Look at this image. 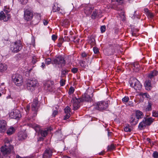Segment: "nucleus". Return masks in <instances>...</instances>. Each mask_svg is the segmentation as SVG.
<instances>
[{"mask_svg":"<svg viewBox=\"0 0 158 158\" xmlns=\"http://www.w3.org/2000/svg\"><path fill=\"white\" fill-rule=\"evenodd\" d=\"M89 43L92 46L94 45L95 44V41L94 39L92 38L89 41Z\"/></svg>","mask_w":158,"mask_h":158,"instance_id":"a19ab883","label":"nucleus"},{"mask_svg":"<svg viewBox=\"0 0 158 158\" xmlns=\"http://www.w3.org/2000/svg\"><path fill=\"white\" fill-rule=\"evenodd\" d=\"M43 23H44V25H47L48 23V21L46 20H44L43 21Z\"/></svg>","mask_w":158,"mask_h":158,"instance_id":"e2e57ef3","label":"nucleus"},{"mask_svg":"<svg viewBox=\"0 0 158 158\" xmlns=\"http://www.w3.org/2000/svg\"><path fill=\"white\" fill-rule=\"evenodd\" d=\"M58 112L56 110H55L53 111V113H52V115L54 117H55L56 115L57 114Z\"/></svg>","mask_w":158,"mask_h":158,"instance_id":"052dcab7","label":"nucleus"},{"mask_svg":"<svg viewBox=\"0 0 158 158\" xmlns=\"http://www.w3.org/2000/svg\"><path fill=\"white\" fill-rule=\"evenodd\" d=\"M152 156L154 158H158V152L157 151L154 152Z\"/></svg>","mask_w":158,"mask_h":158,"instance_id":"79ce46f5","label":"nucleus"},{"mask_svg":"<svg viewBox=\"0 0 158 158\" xmlns=\"http://www.w3.org/2000/svg\"><path fill=\"white\" fill-rule=\"evenodd\" d=\"M12 79L15 84L17 86H20L23 84V79L22 76L19 74L13 75Z\"/></svg>","mask_w":158,"mask_h":158,"instance_id":"20e7f679","label":"nucleus"},{"mask_svg":"<svg viewBox=\"0 0 158 158\" xmlns=\"http://www.w3.org/2000/svg\"><path fill=\"white\" fill-rule=\"evenodd\" d=\"M52 11L54 12H59V13L62 14L65 13L64 10L62 8L60 9V5L57 3H55L54 4L52 8Z\"/></svg>","mask_w":158,"mask_h":158,"instance_id":"f8f14e48","label":"nucleus"},{"mask_svg":"<svg viewBox=\"0 0 158 158\" xmlns=\"http://www.w3.org/2000/svg\"><path fill=\"white\" fill-rule=\"evenodd\" d=\"M74 88L73 87H71L69 90L68 93L69 95L72 94L74 91Z\"/></svg>","mask_w":158,"mask_h":158,"instance_id":"c9c22d12","label":"nucleus"},{"mask_svg":"<svg viewBox=\"0 0 158 158\" xmlns=\"http://www.w3.org/2000/svg\"><path fill=\"white\" fill-rule=\"evenodd\" d=\"M84 10L85 13L86 15H89L90 14L93 9L92 8H91L89 6H87L85 7Z\"/></svg>","mask_w":158,"mask_h":158,"instance_id":"412c9836","label":"nucleus"},{"mask_svg":"<svg viewBox=\"0 0 158 158\" xmlns=\"http://www.w3.org/2000/svg\"><path fill=\"white\" fill-rule=\"evenodd\" d=\"M84 100L87 102H90L92 100V99L90 96L89 95L87 94L84 95Z\"/></svg>","mask_w":158,"mask_h":158,"instance_id":"c756f323","label":"nucleus"},{"mask_svg":"<svg viewBox=\"0 0 158 158\" xmlns=\"http://www.w3.org/2000/svg\"><path fill=\"white\" fill-rule=\"evenodd\" d=\"M21 41L19 40L12 43L10 45V50L13 52L17 53L20 51L23 48Z\"/></svg>","mask_w":158,"mask_h":158,"instance_id":"f03ea898","label":"nucleus"},{"mask_svg":"<svg viewBox=\"0 0 158 158\" xmlns=\"http://www.w3.org/2000/svg\"><path fill=\"white\" fill-rule=\"evenodd\" d=\"M41 66L42 68H45V64L43 63H42Z\"/></svg>","mask_w":158,"mask_h":158,"instance_id":"0e129e2a","label":"nucleus"},{"mask_svg":"<svg viewBox=\"0 0 158 158\" xmlns=\"http://www.w3.org/2000/svg\"><path fill=\"white\" fill-rule=\"evenodd\" d=\"M7 68V65L5 64H0V72L6 71Z\"/></svg>","mask_w":158,"mask_h":158,"instance_id":"393cba45","label":"nucleus"},{"mask_svg":"<svg viewBox=\"0 0 158 158\" xmlns=\"http://www.w3.org/2000/svg\"><path fill=\"white\" fill-rule=\"evenodd\" d=\"M64 112L65 114L70 113V108L68 106H66L64 109Z\"/></svg>","mask_w":158,"mask_h":158,"instance_id":"58836bf2","label":"nucleus"},{"mask_svg":"<svg viewBox=\"0 0 158 158\" xmlns=\"http://www.w3.org/2000/svg\"><path fill=\"white\" fill-rule=\"evenodd\" d=\"M129 100V98L127 96H125L122 99V102L124 103H126L128 102Z\"/></svg>","mask_w":158,"mask_h":158,"instance_id":"f704fd0d","label":"nucleus"},{"mask_svg":"<svg viewBox=\"0 0 158 158\" xmlns=\"http://www.w3.org/2000/svg\"><path fill=\"white\" fill-rule=\"evenodd\" d=\"M57 38V36L55 35H53L52 36V39L53 40H55Z\"/></svg>","mask_w":158,"mask_h":158,"instance_id":"bf43d9fd","label":"nucleus"},{"mask_svg":"<svg viewBox=\"0 0 158 158\" xmlns=\"http://www.w3.org/2000/svg\"><path fill=\"white\" fill-rule=\"evenodd\" d=\"M81 101L80 99H78L76 98H73L71 100V102L73 103V110H77L80 107L79 103Z\"/></svg>","mask_w":158,"mask_h":158,"instance_id":"9b49d317","label":"nucleus"},{"mask_svg":"<svg viewBox=\"0 0 158 158\" xmlns=\"http://www.w3.org/2000/svg\"><path fill=\"white\" fill-rule=\"evenodd\" d=\"M27 136V135L25 131H21L19 132L18 134V139L22 140L25 139Z\"/></svg>","mask_w":158,"mask_h":158,"instance_id":"dca6fc26","label":"nucleus"},{"mask_svg":"<svg viewBox=\"0 0 158 158\" xmlns=\"http://www.w3.org/2000/svg\"><path fill=\"white\" fill-rule=\"evenodd\" d=\"M50 156L48 154L44 152L43 155V158H50Z\"/></svg>","mask_w":158,"mask_h":158,"instance_id":"3c124183","label":"nucleus"},{"mask_svg":"<svg viewBox=\"0 0 158 158\" xmlns=\"http://www.w3.org/2000/svg\"><path fill=\"white\" fill-rule=\"evenodd\" d=\"M100 30L102 33L105 32L106 30V26L104 25L102 26L100 28Z\"/></svg>","mask_w":158,"mask_h":158,"instance_id":"37998d69","label":"nucleus"},{"mask_svg":"<svg viewBox=\"0 0 158 158\" xmlns=\"http://www.w3.org/2000/svg\"><path fill=\"white\" fill-rule=\"evenodd\" d=\"M63 135L60 133H57L56 136L59 140L61 139Z\"/></svg>","mask_w":158,"mask_h":158,"instance_id":"ea45409f","label":"nucleus"},{"mask_svg":"<svg viewBox=\"0 0 158 158\" xmlns=\"http://www.w3.org/2000/svg\"><path fill=\"white\" fill-rule=\"evenodd\" d=\"M22 4H25L27 2L28 0H18Z\"/></svg>","mask_w":158,"mask_h":158,"instance_id":"603ef678","label":"nucleus"},{"mask_svg":"<svg viewBox=\"0 0 158 158\" xmlns=\"http://www.w3.org/2000/svg\"><path fill=\"white\" fill-rule=\"evenodd\" d=\"M6 122L4 120H0V131L1 133L4 132L6 129Z\"/></svg>","mask_w":158,"mask_h":158,"instance_id":"4468645a","label":"nucleus"},{"mask_svg":"<svg viewBox=\"0 0 158 158\" xmlns=\"http://www.w3.org/2000/svg\"><path fill=\"white\" fill-rule=\"evenodd\" d=\"M93 50L95 54H98L99 52L98 49L97 48L94 47L93 48Z\"/></svg>","mask_w":158,"mask_h":158,"instance_id":"09e8293b","label":"nucleus"},{"mask_svg":"<svg viewBox=\"0 0 158 158\" xmlns=\"http://www.w3.org/2000/svg\"><path fill=\"white\" fill-rule=\"evenodd\" d=\"M115 147L114 145L111 144L110 145H108L107 147V150L108 151H111L114 149Z\"/></svg>","mask_w":158,"mask_h":158,"instance_id":"72a5a7b5","label":"nucleus"},{"mask_svg":"<svg viewBox=\"0 0 158 158\" xmlns=\"http://www.w3.org/2000/svg\"><path fill=\"white\" fill-rule=\"evenodd\" d=\"M30 109V106L28 105L27 106L26 108L25 109L27 113L28 112Z\"/></svg>","mask_w":158,"mask_h":158,"instance_id":"4d7b16f0","label":"nucleus"},{"mask_svg":"<svg viewBox=\"0 0 158 158\" xmlns=\"http://www.w3.org/2000/svg\"><path fill=\"white\" fill-rule=\"evenodd\" d=\"M152 103L150 102H148V104L146 106L145 110L146 111H150L152 110Z\"/></svg>","mask_w":158,"mask_h":158,"instance_id":"7c9ffc66","label":"nucleus"},{"mask_svg":"<svg viewBox=\"0 0 158 158\" xmlns=\"http://www.w3.org/2000/svg\"><path fill=\"white\" fill-rule=\"evenodd\" d=\"M108 106V104L106 102L101 101L95 103L91 106V108H94V110L101 111L106 109Z\"/></svg>","mask_w":158,"mask_h":158,"instance_id":"39448f33","label":"nucleus"},{"mask_svg":"<svg viewBox=\"0 0 158 158\" xmlns=\"http://www.w3.org/2000/svg\"><path fill=\"white\" fill-rule=\"evenodd\" d=\"M135 116L139 120V119L143 118V114L142 112L138 110L136 111Z\"/></svg>","mask_w":158,"mask_h":158,"instance_id":"5701e85b","label":"nucleus"},{"mask_svg":"<svg viewBox=\"0 0 158 158\" xmlns=\"http://www.w3.org/2000/svg\"><path fill=\"white\" fill-rule=\"evenodd\" d=\"M139 95L148 99H150V96L147 93L140 92L139 94Z\"/></svg>","mask_w":158,"mask_h":158,"instance_id":"2f4dec72","label":"nucleus"},{"mask_svg":"<svg viewBox=\"0 0 158 158\" xmlns=\"http://www.w3.org/2000/svg\"><path fill=\"white\" fill-rule=\"evenodd\" d=\"M37 61V58L35 56H34L32 58V63L33 64H35Z\"/></svg>","mask_w":158,"mask_h":158,"instance_id":"49530a36","label":"nucleus"},{"mask_svg":"<svg viewBox=\"0 0 158 158\" xmlns=\"http://www.w3.org/2000/svg\"><path fill=\"white\" fill-rule=\"evenodd\" d=\"M10 15L8 14L5 15L2 11L0 12V19L3 20L4 21H6L10 18Z\"/></svg>","mask_w":158,"mask_h":158,"instance_id":"2eb2a0df","label":"nucleus"},{"mask_svg":"<svg viewBox=\"0 0 158 158\" xmlns=\"http://www.w3.org/2000/svg\"><path fill=\"white\" fill-rule=\"evenodd\" d=\"M71 71L73 73H76L77 72L78 69L77 68H74L72 69Z\"/></svg>","mask_w":158,"mask_h":158,"instance_id":"5fc2aeb1","label":"nucleus"},{"mask_svg":"<svg viewBox=\"0 0 158 158\" xmlns=\"http://www.w3.org/2000/svg\"><path fill=\"white\" fill-rule=\"evenodd\" d=\"M158 72L156 70H153L148 75V77L150 78H152L153 77L157 75Z\"/></svg>","mask_w":158,"mask_h":158,"instance_id":"bb28decb","label":"nucleus"},{"mask_svg":"<svg viewBox=\"0 0 158 158\" xmlns=\"http://www.w3.org/2000/svg\"><path fill=\"white\" fill-rule=\"evenodd\" d=\"M33 12L31 10L26 9L24 10V19L27 21L31 20L33 17Z\"/></svg>","mask_w":158,"mask_h":158,"instance_id":"1a4fd4ad","label":"nucleus"},{"mask_svg":"<svg viewBox=\"0 0 158 158\" xmlns=\"http://www.w3.org/2000/svg\"><path fill=\"white\" fill-rule=\"evenodd\" d=\"M4 145L1 148V151L3 155L2 158H10L8 156L13 151V147L10 145L9 139L6 138L4 140Z\"/></svg>","mask_w":158,"mask_h":158,"instance_id":"f257e3e1","label":"nucleus"},{"mask_svg":"<svg viewBox=\"0 0 158 158\" xmlns=\"http://www.w3.org/2000/svg\"><path fill=\"white\" fill-rule=\"evenodd\" d=\"M104 154V152H101L99 153V154L100 155H103Z\"/></svg>","mask_w":158,"mask_h":158,"instance_id":"338daca9","label":"nucleus"},{"mask_svg":"<svg viewBox=\"0 0 158 158\" xmlns=\"http://www.w3.org/2000/svg\"><path fill=\"white\" fill-rule=\"evenodd\" d=\"M52 61L51 59L49 58L46 59L45 60V63L47 64H50Z\"/></svg>","mask_w":158,"mask_h":158,"instance_id":"de8ad7c7","label":"nucleus"},{"mask_svg":"<svg viewBox=\"0 0 158 158\" xmlns=\"http://www.w3.org/2000/svg\"><path fill=\"white\" fill-rule=\"evenodd\" d=\"M44 152L47 153V154H48L50 156L52 155V150L50 149H47Z\"/></svg>","mask_w":158,"mask_h":158,"instance_id":"4c0bfd02","label":"nucleus"},{"mask_svg":"<svg viewBox=\"0 0 158 158\" xmlns=\"http://www.w3.org/2000/svg\"><path fill=\"white\" fill-rule=\"evenodd\" d=\"M146 126L147 125L144 121V120L143 119V121L139 123L138 126V128L139 130H141L144 129Z\"/></svg>","mask_w":158,"mask_h":158,"instance_id":"b1692460","label":"nucleus"},{"mask_svg":"<svg viewBox=\"0 0 158 158\" xmlns=\"http://www.w3.org/2000/svg\"><path fill=\"white\" fill-rule=\"evenodd\" d=\"M124 130L126 132H130L132 130V127L129 125H128L124 127Z\"/></svg>","mask_w":158,"mask_h":158,"instance_id":"c85d7f7f","label":"nucleus"},{"mask_svg":"<svg viewBox=\"0 0 158 158\" xmlns=\"http://www.w3.org/2000/svg\"><path fill=\"white\" fill-rule=\"evenodd\" d=\"M128 105L130 106H134L133 102L132 101H130L128 103Z\"/></svg>","mask_w":158,"mask_h":158,"instance_id":"680f3d73","label":"nucleus"},{"mask_svg":"<svg viewBox=\"0 0 158 158\" xmlns=\"http://www.w3.org/2000/svg\"><path fill=\"white\" fill-rule=\"evenodd\" d=\"M10 10L11 9L9 6H4V11L6 13H7L9 12Z\"/></svg>","mask_w":158,"mask_h":158,"instance_id":"473e14b6","label":"nucleus"},{"mask_svg":"<svg viewBox=\"0 0 158 158\" xmlns=\"http://www.w3.org/2000/svg\"><path fill=\"white\" fill-rule=\"evenodd\" d=\"M148 15L150 18H152L153 17V15L152 13L149 12L148 13Z\"/></svg>","mask_w":158,"mask_h":158,"instance_id":"13d9d810","label":"nucleus"},{"mask_svg":"<svg viewBox=\"0 0 158 158\" xmlns=\"http://www.w3.org/2000/svg\"><path fill=\"white\" fill-rule=\"evenodd\" d=\"M130 85L131 87L133 88L136 90H139L141 89L142 85L138 81L136 78H132L130 81Z\"/></svg>","mask_w":158,"mask_h":158,"instance_id":"6e6552de","label":"nucleus"},{"mask_svg":"<svg viewBox=\"0 0 158 158\" xmlns=\"http://www.w3.org/2000/svg\"><path fill=\"white\" fill-rule=\"evenodd\" d=\"M66 115L64 116V120L67 119H68L70 116V113H68L67 114H66Z\"/></svg>","mask_w":158,"mask_h":158,"instance_id":"864d4df0","label":"nucleus"},{"mask_svg":"<svg viewBox=\"0 0 158 158\" xmlns=\"http://www.w3.org/2000/svg\"><path fill=\"white\" fill-rule=\"evenodd\" d=\"M3 88H4V87H0V91L2 92L4 90Z\"/></svg>","mask_w":158,"mask_h":158,"instance_id":"69168bd1","label":"nucleus"},{"mask_svg":"<svg viewBox=\"0 0 158 158\" xmlns=\"http://www.w3.org/2000/svg\"><path fill=\"white\" fill-rule=\"evenodd\" d=\"M144 85L147 90H150L151 88V81L150 80H147L145 81Z\"/></svg>","mask_w":158,"mask_h":158,"instance_id":"4be33fe9","label":"nucleus"},{"mask_svg":"<svg viewBox=\"0 0 158 158\" xmlns=\"http://www.w3.org/2000/svg\"><path fill=\"white\" fill-rule=\"evenodd\" d=\"M15 128L13 127H10L7 130L6 133L7 135H10L15 132Z\"/></svg>","mask_w":158,"mask_h":158,"instance_id":"a878e982","label":"nucleus"},{"mask_svg":"<svg viewBox=\"0 0 158 158\" xmlns=\"http://www.w3.org/2000/svg\"><path fill=\"white\" fill-rule=\"evenodd\" d=\"M101 14V11L100 10H95L93 11L91 15V18L93 19H95L97 17H99Z\"/></svg>","mask_w":158,"mask_h":158,"instance_id":"a211bd4d","label":"nucleus"},{"mask_svg":"<svg viewBox=\"0 0 158 158\" xmlns=\"http://www.w3.org/2000/svg\"><path fill=\"white\" fill-rule=\"evenodd\" d=\"M52 63L57 64L62 67L65 64V61L63 57L61 56H58L54 59L52 61Z\"/></svg>","mask_w":158,"mask_h":158,"instance_id":"0eeeda50","label":"nucleus"},{"mask_svg":"<svg viewBox=\"0 0 158 158\" xmlns=\"http://www.w3.org/2000/svg\"><path fill=\"white\" fill-rule=\"evenodd\" d=\"M152 116L156 117H158V111H153L152 112Z\"/></svg>","mask_w":158,"mask_h":158,"instance_id":"c03bdc74","label":"nucleus"},{"mask_svg":"<svg viewBox=\"0 0 158 158\" xmlns=\"http://www.w3.org/2000/svg\"><path fill=\"white\" fill-rule=\"evenodd\" d=\"M62 158H71L70 157L68 156H63Z\"/></svg>","mask_w":158,"mask_h":158,"instance_id":"774afa93","label":"nucleus"},{"mask_svg":"<svg viewBox=\"0 0 158 158\" xmlns=\"http://www.w3.org/2000/svg\"><path fill=\"white\" fill-rule=\"evenodd\" d=\"M143 119L147 126L150 125L154 121V119L152 118H144Z\"/></svg>","mask_w":158,"mask_h":158,"instance_id":"6ab92c4d","label":"nucleus"},{"mask_svg":"<svg viewBox=\"0 0 158 158\" xmlns=\"http://www.w3.org/2000/svg\"><path fill=\"white\" fill-rule=\"evenodd\" d=\"M32 127L37 132L40 134L41 135L44 137H45L47 135L49 131H50L52 129V128L50 127L47 128L44 130H41L39 126L35 124L33 125Z\"/></svg>","mask_w":158,"mask_h":158,"instance_id":"7ed1b4c3","label":"nucleus"},{"mask_svg":"<svg viewBox=\"0 0 158 158\" xmlns=\"http://www.w3.org/2000/svg\"><path fill=\"white\" fill-rule=\"evenodd\" d=\"M21 114L19 110H12L9 114V117L11 118L17 119L19 118Z\"/></svg>","mask_w":158,"mask_h":158,"instance_id":"9d476101","label":"nucleus"},{"mask_svg":"<svg viewBox=\"0 0 158 158\" xmlns=\"http://www.w3.org/2000/svg\"><path fill=\"white\" fill-rule=\"evenodd\" d=\"M38 84L37 81L35 79H29L27 82V88L28 90L32 91L34 90Z\"/></svg>","mask_w":158,"mask_h":158,"instance_id":"423d86ee","label":"nucleus"},{"mask_svg":"<svg viewBox=\"0 0 158 158\" xmlns=\"http://www.w3.org/2000/svg\"><path fill=\"white\" fill-rule=\"evenodd\" d=\"M38 101L37 100H34L32 102L31 105V110L34 112V116L36 115L38 109Z\"/></svg>","mask_w":158,"mask_h":158,"instance_id":"ddd939ff","label":"nucleus"},{"mask_svg":"<svg viewBox=\"0 0 158 158\" xmlns=\"http://www.w3.org/2000/svg\"><path fill=\"white\" fill-rule=\"evenodd\" d=\"M68 71L67 70H62L61 71V75L63 77L65 75L67 74L68 73Z\"/></svg>","mask_w":158,"mask_h":158,"instance_id":"e433bc0d","label":"nucleus"},{"mask_svg":"<svg viewBox=\"0 0 158 158\" xmlns=\"http://www.w3.org/2000/svg\"><path fill=\"white\" fill-rule=\"evenodd\" d=\"M35 17L36 18L39 20H40L41 19V15L40 14L36 13L35 14Z\"/></svg>","mask_w":158,"mask_h":158,"instance_id":"a18cd8bd","label":"nucleus"},{"mask_svg":"<svg viewBox=\"0 0 158 158\" xmlns=\"http://www.w3.org/2000/svg\"><path fill=\"white\" fill-rule=\"evenodd\" d=\"M132 68L135 72H137L139 71V65L137 63L134 64L132 65Z\"/></svg>","mask_w":158,"mask_h":158,"instance_id":"cd10ccee","label":"nucleus"},{"mask_svg":"<svg viewBox=\"0 0 158 158\" xmlns=\"http://www.w3.org/2000/svg\"><path fill=\"white\" fill-rule=\"evenodd\" d=\"M122 2V0H112V4L113 8L115 9L116 7L114 4H116L117 6L118 5L120 4Z\"/></svg>","mask_w":158,"mask_h":158,"instance_id":"aec40b11","label":"nucleus"},{"mask_svg":"<svg viewBox=\"0 0 158 158\" xmlns=\"http://www.w3.org/2000/svg\"><path fill=\"white\" fill-rule=\"evenodd\" d=\"M81 56L83 58L87 57V59L88 58V57L87 56V55L86 54L85 52L81 54Z\"/></svg>","mask_w":158,"mask_h":158,"instance_id":"6e6d98bb","label":"nucleus"},{"mask_svg":"<svg viewBox=\"0 0 158 158\" xmlns=\"http://www.w3.org/2000/svg\"><path fill=\"white\" fill-rule=\"evenodd\" d=\"M65 81L63 79H61L60 81V84L61 86H63L65 84Z\"/></svg>","mask_w":158,"mask_h":158,"instance_id":"8fccbe9b","label":"nucleus"},{"mask_svg":"<svg viewBox=\"0 0 158 158\" xmlns=\"http://www.w3.org/2000/svg\"><path fill=\"white\" fill-rule=\"evenodd\" d=\"M139 119L135 115H132L130 120V123L131 125H135L138 123Z\"/></svg>","mask_w":158,"mask_h":158,"instance_id":"f3484780","label":"nucleus"}]
</instances>
